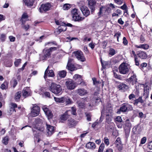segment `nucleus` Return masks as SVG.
Instances as JSON below:
<instances>
[{
    "mask_svg": "<svg viewBox=\"0 0 152 152\" xmlns=\"http://www.w3.org/2000/svg\"><path fill=\"white\" fill-rule=\"evenodd\" d=\"M56 49L57 48L55 47H52L48 49H44L42 51L43 55L40 57V59L41 60H46L50 57L52 51L56 50Z\"/></svg>",
    "mask_w": 152,
    "mask_h": 152,
    "instance_id": "obj_1",
    "label": "nucleus"
},
{
    "mask_svg": "<svg viewBox=\"0 0 152 152\" xmlns=\"http://www.w3.org/2000/svg\"><path fill=\"white\" fill-rule=\"evenodd\" d=\"M49 90L55 94L60 95L61 94L62 88L60 85L52 83L50 87Z\"/></svg>",
    "mask_w": 152,
    "mask_h": 152,
    "instance_id": "obj_2",
    "label": "nucleus"
},
{
    "mask_svg": "<svg viewBox=\"0 0 152 152\" xmlns=\"http://www.w3.org/2000/svg\"><path fill=\"white\" fill-rule=\"evenodd\" d=\"M73 20L75 21H79L83 20L84 18L80 16L79 12L77 9H74L71 12Z\"/></svg>",
    "mask_w": 152,
    "mask_h": 152,
    "instance_id": "obj_3",
    "label": "nucleus"
},
{
    "mask_svg": "<svg viewBox=\"0 0 152 152\" xmlns=\"http://www.w3.org/2000/svg\"><path fill=\"white\" fill-rule=\"evenodd\" d=\"M118 69L119 73L123 75H126L129 71L127 64L124 62L120 64L119 67Z\"/></svg>",
    "mask_w": 152,
    "mask_h": 152,
    "instance_id": "obj_4",
    "label": "nucleus"
},
{
    "mask_svg": "<svg viewBox=\"0 0 152 152\" xmlns=\"http://www.w3.org/2000/svg\"><path fill=\"white\" fill-rule=\"evenodd\" d=\"M83 2H80L79 3V7L83 15L86 17H87L90 14V11L88 8L85 5H81Z\"/></svg>",
    "mask_w": 152,
    "mask_h": 152,
    "instance_id": "obj_5",
    "label": "nucleus"
},
{
    "mask_svg": "<svg viewBox=\"0 0 152 152\" xmlns=\"http://www.w3.org/2000/svg\"><path fill=\"white\" fill-rule=\"evenodd\" d=\"M75 57L79 61L81 62L85 61L86 60L83 53L80 50H78L73 52Z\"/></svg>",
    "mask_w": 152,
    "mask_h": 152,
    "instance_id": "obj_6",
    "label": "nucleus"
},
{
    "mask_svg": "<svg viewBox=\"0 0 152 152\" xmlns=\"http://www.w3.org/2000/svg\"><path fill=\"white\" fill-rule=\"evenodd\" d=\"M133 109V107L131 105L127 103H124L122 104L121 107L120 108V111L121 112H125L132 110Z\"/></svg>",
    "mask_w": 152,
    "mask_h": 152,
    "instance_id": "obj_7",
    "label": "nucleus"
},
{
    "mask_svg": "<svg viewBox=\"0 0 152 152\" xmlns=\"http://www.w3.org/2000/svg\"><path fill=\"white\" fill-rule=\"evenodd\" d=\"M65 85L67 89L70 90L74 89L77 86V83H75L71 79H69L66 81Z\"/></svg>",
    "mask_w": 152,
    "mask_h": 152,
    "instance_id": "obj_8",
    "label": "nucleus"
},
{
    "mask_svg": "<svg viewBox=\"0 0 152 152\" xmlns=\"http://www.w3.org/2000/svg\"><path fill=\"white\" fill-rule=\"evenodd\" d=\"M51 7V4L49 3L42 4L39 8V12H43L49 10Z\"/></svg>",
    "mask_w": 152,
    "mask_h": 152,
    "instance_id": "obj_9",
    "label": "nucleus"
},
{
    "mask_svg": "<svg viewBox=\"0 0 152 152\" xmlns=\"http://www.w3.org/2000/svg\"><path fill=\"white\" fill-rule=\"evenodd\" d=\"M40 111V108L38 106H34L32 109L31 115L32 117H36L39 114Z\"/></svg>",
    "mask_w": 152,
    "mask_h": 152,
    "instance_id": "obj_10",
    "label": "nucleus"
},
{
    "mask_svg": "<svg viewBox=\"0 0 152 152\" xmlns=\"http://www.w3.org/2000/svg\"><path fill=\"white\" fill-rule=\"evenodd\" d=\"M87 1L88 7L91 9V13H92L95 10L96 2L94 0H88Z\"/></svg>",
    "mask_w": 152,
    "mask_h": 152,
    "instance_id": "obj_11",
    "label": "nucleus"
},
{
    "mask_svg": "<svg viewBox=\"0 0 152 152\" xmlns=\"http://www.w3.org/2000/svg\"><path fill=\"white\" fill-rule=\"evenodd\" d=\"M42 109L44 111L46 115H47L48 119H51L53 117V115L51 111L45 106L42 107Z\"/></svg>",
    "mask_w": 152,
    "mask_h": 152,
    "instance_id": "obj_12",
    "label": "nucleus"
},
{
    "mask_svg": "<svg viewBox=\"0 0 152 152\" xmlns=\"http://www.w3.org/2000/svg\"><path fill=\"white\" fill-rule=\"evenodd\" d=\"M87 98H82L77 101V103L78 107L80 108H84L86 105V102L87 101Z\"/></svg>",
    "mask_w": 152,
    "mask_h": 152,
    "instance_id": "obj_13",
    "label": "nucleus"
},
{
    "mask_svg": "<svg viewBox=\"0 0 152 152\" xmlns=\"http://www.w3.org/2000/svg\"><path fill=\"white\" fill-rule=\"evenodd\" d=\"M132 73L133 74V75L129 78L127 79V80L129 82L132 83V85H134L136 83L137 81V79L136 78V76L135 74H134V72H132Z\"/></svg>",
    "mask_w": 152,
    "mask_h": 152,
    "instance_id": "obj_14",
    "label": "nucleus"
},
{
    "mask_svg": "<svg viewBox=\"0 0 152 152\" xmlns=\"http://www.w3.org/2000/svg\"><path fill=\"white\" fill-rule=\"evenodd\" d=\"M76 91L77 94L81 96H85L88 93L87 90L84 88H79Z\"/></svg>",
    "mask_w": 152,
    "mask_h": 152,
    "instance_id": "obj_15",
    "label": "nucleus"
},
{
    "mask_svg": "<svg viewBox=\"0 0 152 152\" xmlns=\"http://www.w3.org/2000/svg\"><path fill=\"white\" fill-rule=\"evenodd\" d=\"M49 66H48L45 72V74L44 76V78L45 80L47 77V76L49 77H53L54 76V74L53 71L52 70H50L49 71V72H48V69L49 68Z\"/></svg>",
    "mask_w": 152,
    "mask_h": 152,
    "instance_id": "obj_16",
    "label": "nucleus"
},
{
    "mask_svg": "<svg viewBox=\"0 0 152 152\" xmlns=\"http://www.w3.org/2000/svg\"><path fill=\"white\" fill-rule=\"evenodd\" d=\"M23 96L25 98L30 95V89L29 87H26L23 89L22 91Z\"/></svg>",
    "mask_w": 152,
    "mask_h": 152,
    "instance_id": "obj_17",
    "label": "nucleus"
},
{
    "mask_svg": "<svg viewBox=\"0 0 152 152\" xmlns=\"http://www.w3.org/2000/svg\"><path fill=\"white\" fill-rule=\"evenodd\" d=\"M112 110H110L109 113L106 112V121L109 124L111 123L112 121L111 116Z\"/></svg>",
    "mask_w": 152,
    "mask_h": 152,
    "instance_id": "obj_18",
    "label": "nucleus"
},
{
    "mask_svg": "<svg viewBox=\"0 0 152 152\" xmlns=\"http://www.w3.org/2000/svg\"><path fill=\"white\" fill-rule=\"evenodd\" d=\"M47 133L48 136H51L54 132L53 127L47 124Z\"/></svg>",
    "mask_w": 152,
    "mask_h": 152,
    "instance_id": "obj_19",
    "label": "nucleus"
},
{
    "mask_svg": "<svg viewBox=\"0 0 152 152\" xmlns=\"http://www.w3.org/2000/svg\"><path fill=\"white\" fill-rule=\"evenodd\" d=\"M69 112H71L70 111L68 110L66 111L60 117V118L61 120L66 121L69 118Z\"/></svg>",
    "mask_w": 152,
    "mask_h": 152,
    "instance_id": "obj_20",
    "label": "nucleus"
},
{
    "mask_svg": "<svg viewBox=\"0 0 152 152\" xmlns=\"http://www.w3.org/2000/svg\"><path fill=\"white\" fill-rule=\"evenodd\" d=\"M67 124L69 127H72L75 126L77 124V122L71 119L68 121Z\"/></svg>",
    "mask_w": 152,
    "mask_h": 152,
    "instance_id": "obj_21",
    "label": "nucleus"
},
{
    "mask_svg": "<svg viewBox=\"0 0 152 152\" xmlns=\"http://www.w3.org/2000/svg\"><path fill=\"white\" fill-rule=\"evenodd\" d=\"M86 147L88 148L93 149L95 148L96 145L94 142H90L86 144Z\"/></svg>",
    "mask_w": 152,
    "mask_h": 152,
    "instance_id": "obj_22",
    "label": "nucleus"
},
{
    "mask_svg": "<svg viewBox=\"0 0 152 152\" xmlns=\"http://www.w3.org/2000/svg\"><path fill=\"white\" fill-rule=\"evenodd\" d=\"M134 46L137 48L142 49L145 50L148 49L149 48V45L147 44H140L139 45H135Z\"/></svg>",
    "mask_w": 152,
    "mask_h": 152,
    "instance_id": "obj_23",
    "label": "nucleus"
},
{
    "mask_svg": "<svg viewBox=\"0 0 152 152\" xmlns=\"http://www.w3.org/2000/svg\"><path fill=\"white\" fill-rule=\"evenodd\" d=\"M138 57L142 59L146 58L147 57L146 54L144 52L141 51L139 52L137 54Z\"/></svg>",
    "mask_w": 152,
    "mask_h": 152,
    "instance_id": "obj_24",
    "label": "nucleus"
},
{
    "mask_svg": "<svg viewBox=\"0 0 152 152\" xmlns=\"http://www.w3.org/2000/svg\"><path fill=\"white\" fill-rule=\"evenodd\" d=\"M66 68L71 71H73L77 69L74 65L72 64H67Z\"/></svg>",
    "mask_w": 152,
    "mask_h": 152,
    "instance_id": "obj_25",
    "label": "nucleus"
},
{
    "mask_svg": "<svg viewBox=\"0 0 152 152\" xmlns=\"http://www.w3.org/2000/svg\"><path fill=\"white\" fill-rule=\"evenodd\" d=\"M21 96V93L20 91L16 92L14 96V99L16 102H18L20 100V99Z\"/></svg>",
    "mask_w": 152,
    "mask_h": 152,
    "instance_id": "obj_26",
    "label": "nucleus"
},
{
    "mask_svg": "<svg viewBox=\"0 0 152 152\" xmlns=\"http://www.w3.org/2000/svg\"><path fill=\"white\" fill-rule=\"evenodd\" d=\"M149 94V89L147 87H145L144 89L143 96L145 99L147 98Z\"/></svg>",
    "mask_w": 152,
    "mask_h": 152,
    "instance_id": "obj_27",
    "label": "nucleus"
},
{
    "mask_svg": "<svg viewBox=\"0 0 152 152\" xmlns=\"http://www.w3.org/2000/svg\"><path fill=\"white\" fill-rule=\"evenodd\" d=\"M35 122L36 123V125L35 126L36 128L38 130V131L40 132H43L44 130V128L43 127H37V123L40 122V120L39 119H37L35 120Z\"/></svg>",
    "mask_w": 152,
    "mask_h": 152,
    "instance_id": "obj_28",
    "label": "nucleus"
},
{
    "mask_svg": "<svg viewBox=\"0 0 152 152\" xmlns=\"http://www.w3.org/2000/svg\"><path fill=\"white\" fill-rule=\"evenodd\" d=\"M28 17V16L26 13H24L23 14L20 19V21L22 22L23 24L25 23Z\"/></svg>",
    "mask_w": 152,
    "mask_h": 152,
    "instance_id": "obj_29",
    "label": "nucleus"
},
{
    "mask_svg": "<svg viewBox=\"0 0 152 152\" xmlns=\"http://www.w3.org/2000/svg\"><path fill=\"white\" fill-rule=\"evenodd\" d=\"M66 29L67 28L66 26L65 23L64 24H62L59 26L58 27V30L60 32H61L62 31H65L66 30Z\"/></svg>",
    "mask_w": 152,
    "mask_h": 152,
    "instance_id": "obj_30",
    "label": "nucleus"
},
{
    "mask_svg": "<svg viewBox=\"0 0 152 152\" xmlns=\"http://www.w3.org/2000/svg\"><path fill=\"white\" fill-rule=\"evenodd\" d=\"M25 4L28 6L31 7L33 5L35 0H23Z\"/></svg>",
    "mask_w": 152,
    "mask_h": 152,
    "instance_id": "obj_31",
    "label": "nucleus"
},
{
    "mask_svg": "<svg viewBox=\"0 0 152 152\" xmlns=\"http://www.w3.org/2000/svg\"><path fill=\"white\" fill-rule=\"evenodd\" d=\"M118 88L120 90H127L128 88V86L126 84L121 83L118 86Z\"/></svg>",
    "mask_w": 152,
    "mask_h": 152,
    "instance_id": "obj_32",
    "label": "nucleus"
},
{
    "mask_svg": "<svg viewBox=\"0 0 152 152\" xmlns=\"http://www.w3.org/2000/svg\"><path fill=\"white\" fill-rule=\"evenodd\" d=\"M66 72L65 70L59 71L58 73V76L62 78L64 77L66 75Z\"/></svg>",
    "mask_w": 152,
    "mask_h": 152,
    "instance_id": "obj_33",
    "label": "nucleus"
},
{
    "mask_svg": "<svg viewBox=\"0 0 152 152\" xmlns=\"http://www.w3.org/2000/svg\"><path fill=\"white\" fill-rule=\"evenodd\" d=\"M65 97H62L61 98H58L56 97H54V99L55 101L57 102H58L60 103H64V101Z\"/></svg>",
    "mask_w": 152,
    "mask_h": 152,
    "instance_id": "obj_34",
    "label": "nucleus"
},
{
    "mask_svg": "<svg viewBox=\"0 0 152 152\" xmlns=\"http://www.w3.org/2000/svg\"><path fill=\"white\" fill-rule=\"evenodd\" d=\"M101 61L102 67L104 68H106L107 67L110 65L109 62L105 61L102 62V60H101Z\"/></svg>",
    "mask_w": 152,
    "mask_h": 152,
    "instance_id": "obj_35",
    "label": "nucleus"
},
{
    "mask_svg": "<svg viewBox=\"0 0 152 152\" xmlns=\"http://www.w3.org/2000/svg\"><path fill=\"white\" fill-rule=\"evenodd\" d=\"M73 78L75 80H77L78 82L82 81V76L80 75L76 74L73 77Z\"/></svg>",
    "mask_w": 152,
    "mask_h": 152,
    "instance_id": "obj_36",
    "label": "nucleus"
},
{
    "mask_svg": "<svg viewBox=\"0 0 152 152\" xmlns=\"http://www.w3.org/2000/svg\"><path fill=\"white\" fill-rule=\"evenodd\" d=\"M113 74L115 78L120 80H123V78L121 75L117 74L115 72H114Z\"/></svg>",
    "mask_w": 152,
    "mask_h": 152,
    "instance_id": "obj_37",
    "label": "nucleus"
},
{
    "mask_svg": "<svg viewBox=\"0 0 152 152\" xmlns=\"http://www.w3.org/2000/svg\"><path fill=\"white\" fill-rule=\"evenodd\" d=\"M139 102L141 103H142L144 102V101L142 99V97H140L138 99L135 100L134 104H137Z\"/></svg>",
    "mask_w": 152,
    "mask_h": 152,
    "instance_id": "obj_38",
    "label": "nucleus"
},
{
    "mask_svg": "<svg viewBox=\"0 0 152 152\" xmlns=\"http://www.w3.org/2000/svg\"><path fill=\"white\" fill-rule=\"evenodd\" d=\"M116 53V52L115 50L112 48H110L109 50V54L111 56L114 55Z\"/></svg>",
    "mask_w": 152,
    "mask_h": 152,
    "instance_id": "obj_39",
    "label": "nucleus"
},
{
    "mask_svg": "<svg viewBox=\"0 0 152 152\" xmlns=\"http://www.w3.org/2000/svg\"><path fill=\"white\" fill-rule=\"evenodd\" d=\"M125 125L126 126L129 128H131L132 125L129 119H127L126 120Z\"/></svg>",
    "mask_w": 152,
    "mask_h": 152,
    "instance_id": "obj_40",
    "label": "nucleus"
},
{
    "mask_svg": "<svg viewBox=\"0 0 152 152\" xmlns=\"http://www.w3.org/2000/svg\"><path fill=\"white\" fill-rule=\"evenodd\" d=\"M21 59H15L14 62L15 65L16 67H18L21 63Z\"/></svg>",
    "mask_w": 152,
    "mask_h": 152,
    "instance_id": "obj_41",
    "label": "nucleus"
},
{
    "mask_svg": "<svg viewBox=\"0 0 152 152\" xmlns=\"http://www.w3.org/2000/svg\"><path fill=\"white\" fill-rule=\"evenodd\" d=\"M64 99V102H66V104H71V101L69 98L67 97H65Z\"/></svg>",
    "mask_w": 152,
    "mask_h": 152,
    "instance_id": "obj_42",
    "label": "nucleus"
},
{
    "mask_svg": "<svg viewBox=\"0 0 152 152\" xmlns=\"http://www.w3.org/2000/svg\"><path fill=\"white\" fill-rule=\"evenodd\" d=\"M11 83L13 85V88H14L18 84V82L15 79H12L11 81Z\"/></svg>",
    "mask_w": 152,
    "mask_h": 152,
    "instance_id": "obj_43",
    "label": "nucleus"
},
{
    "mask_svg": "<svg viewBox=\"0 0 152 152\" xmlns=\"http://www.w3.org/2000/svg\"><path fill=\"white\" fill-rule=\"evenodd\" d=\"M70 7V5L69 4H65L64 5L63 9L64 10H68Z\"/></svg>",
    "mask_w": 152,
    "mask_h": 152,
    "instance_id": "obj_44",
    "label": "nucleus"
},
{
    "mask_svg": "<svg viewBox=\"0 0 152 152\" xmlns=\"http://www.w3.org/2000/svg\"><path fill=\"white\" fill-rule=\"evenodd\" d=\"M104 143H102L101 145H100L99 150H98V152H102L103 151L104 148Z\"/></svg>",
    "mask_w": 152,
    "mask_h": 152,
    "instance_id": "obj_45",
    "label": "nucleus"
},
{
    "mask_svg": "<svg viewBox=\"0 0 152 152\" xmlns=\"http://www.w3.org/2000/svg\"><path fill=\"white\" fill-rule=\"evenodd\" d=\"M122 121V120L121 116H117L115 119V121H117L118 122L121 123Z\"/></svg>",
    "mask_w": 152,
    "mask_h": 152,
    "instance_id": "obj_46",
    "label": "nucleus"
},
{
    "mask_svg": "<svg viewBox=\"0 0 152 152\" xmlns=\"http://www.w3.org/2000/svg\"><path fill=\"white\" fill-rule=\"evenodd\" d=\"M77 86L78 85H80L81 86H83L86 85L85 82L83 81L82 79V81H79V82H77Z\"/></svg>",
    "mask_w": 152,
    "mask_h": 152,
    "instance_id": "obj_47",
    "label": "nucleus"
},
{
    "mask_svg": "<svg viewBox=\"0 0 152 152\" xmlns=\"http://www.w3.org/2000/svg\"><path fill=\"white\" fill-rule=\"evenodd\" d=\"M8 137L7 136L5 137L3 139V143L5 145L7 144L8 143Z\"/></svg>",
    "mask_w": 152,
    "mask_h": 152,
    "instance_id": "obj_48",
    "label": "nucleus"
},
{
    "mask_svg": "<svg viewBox=\"0 0 152 152\" xmlns=\"http://www.w3.org/2000/svg\"><path fill=\"white\" fill-rule=\"evenodd\" d=\"M115 144H121V139L120 137H118L115 142Z\"/></svg>",
    "mask_w": 152,
    "mask_h": 152,
    "instance_id": "obj_49",
    "label": "nucleus"
},
{
    "mask_svg": "<svg viewBox=\"0 0 152 152\" xmlns=\"http://www.w3.org/2000/svg\"><path fill=\"white\" fill-rule=\"evenodd\" d=\"M55 22L56 24H57V25H60V26L62 24H65L64 23L62 22L60 20H57L56 19L55 20Z\"/></svg>",
    "mask_w": 152,
    "mask_h": 152,
    "instance_id": "obj_50",
    "label": "nucleus"
},
{
    "mask_svg": "<svg viewBox=\"0 0 152 152\" xmlns=\"http://www.w3.org/2000/svg\"><path fill=\"white\" fill-rule=\"evenodd\" d=\"M10 105L11 109L15 108L17 107V104L15 103L12 102L10 103Z\"/></svg>",
    "mask_w": 152,
    "mask_h": 152,
    "instance_id": "obj_51",
    "label": "nucleus"
},
{
    "mask_svg": "<svg viewBox=\"0 0 152 152\" xmlns=\"http://www.w3.org/2000/svg\"><path fill=\"white\" fill-rule=\"evenodd\" d=\"M116 147L119 151H121L122 149V145L121 144L116 145Z\"/></svg>",
    "mask_w": 152,
    "mask_h": 152,
    "instance_id": "obj_52",
    "label": "nucleus"
},
{
    "mask_svg": "<svg viewBox=\"0 0 152 152\" xmlns=\"http://www.w3.org/2000/svg\"><path fill=\"white\" fill-rule=\"evenodd\" d=\"M95 43H93L92 42L88 44V46L90 47L92 49H93L95 46Z\"/></svg>",
    "mask_w": 152,
    "mask_h": 152,
    "instance_id": "obj_53",
    "label": "nucleus"
},
{
    "mask_svg": "<svg viewBox=\"0 0 152 152\" xmlns=\"http://www.w3.org/2000/svg\"><path fill=\"white\" fill-rule=\"evenodd\" d=\"M0 39L2 42L4 41L6 39V35L5 34H2L1 35Z\"/></svg>",
    "mask_w": 152,
    "mask_h": 152,
    "instance_id": "obj_54",
    "label": "nucleus"
},
{
    "mask_svg": "<svg viewBox=\"0 0 152 152\" xmlns=\"http://www.w3.org/2000/svg\"><path fill=\"white\" fill-rule=\"evenodd\" d=\"M130 53L131 54V57H133L134 56V58L137 57L135 52L134 50H130Z\"/></svg>",
    "mask_w": 152,
    "mask_h": 152,
    "instance_id": "obj_55",
    "label": "nucleus"
},
{
    "mask_svg": "<svg viewBox=\"0 0 152 152\" xmlns=\"http://www.w3.org/2000/svg\"><path fill=\"white\" fill-rule=\"evenodd\" d=\"M105 9L104 7H100L99 9V11L98 12L99 15H101L103 12L105 10Z\"/></svg>",
    "mask_w": 152,
    "mask_h": 152,
    "instance_id": "obj_56",
    "label": "nucleus"
},
{
    "mask_svg": "<svg viewBox=\"0 0 152 152\" xmlns=\"http://www.w3.org/2000/svg\"><path fill=\"white\" fill-rule=\"evenodd\" d=\"M76 109L74 107H72V114L74 115H76Z\"/></svg>",
    "mask_w": 152,
    "mask_h": 152,
    "instance_id": "obj_57",
    "label": "nucleus"
},
{
    "mask_svg": "<svg viewBox=\"0 0 152 152\" xmlns=\"http://www.w3.org/2000/svg\"><path fill=\"white\" fill-rule=\"evenodd\" d=\"M7 85V82L4 83L1 86V88L2 89H5L6 85Z\"/></svg>",
    "mask_w": 152,
    "mask_h": 152,
    "instance_id": "obj_58",
    "label": "nucleus"
},
{
    "mask_svg": "<svg viewBox=\"0 0 152 152\" xmlns=\"http://www.w3.org/2000/svg\"><path fill=\"white\" fill-rule=\"evenodd\" d=\"M123 44L125 45H127L128 44V41L125 37H124L123 38Z\"/></svg>",
    "mask_w": 152,
    "mask_h": 152,
    "instance_id": "obj_59",
    "label": "nucleus"
},
{
    "mask_svg": "<svg viewBox=\"0 0 152 152\" xmlns=\"http://www.w3.org/2000/svg\"><path fill=\"white\" fill-rule=\"evenodd\" d=\"M121 35V34L120 33H118L115 34L114 35L115 37H116L117 41L118 42H119V37H120Z\"/></svg>",
    "mask_w": 152,
    "mask_h": 152,
    "instance_id": "obj_60",
    "label": "nucleus"
},
{
    "mask_svg": "<svg viewBox=\"0 0 152 152\" xmlns=\"http://www.w3.org/2000/svg\"><path fill=\"white\" fill-rule=\"evenodd\" d=\"M135 95L133 94H130L129 96V98L130 100L132 99L135 98Z\"/></svg>",
    "mask_w": 152,
    "mask_h": 152,
    "instance_id": "obj_61",
    "label": "nucleus"
},
{
    "mask_svg": "<svg viewBox=\"0 0 152 152\" xmlns=\"http://www.w3.org/2000/svg\"><path fill=\"white\" fill-rule=\"evenodd\" d=\"M44 95L47 97L50 98L51 97L50 93L48 92H45L44 93Z\"/></svg>",
    "mask_w": 152,
    "mask_h": 152,
    "instance_id": "obj_62",
    "label": "nucleus"
},
{
    "mask_svg": "<svg viewBox=\"0 0 152 152\" xmlns=\"http://www.w3.org/2000/svg\"><path fill=\"white\" fill-rule=\"evenodd\" d=\"M146 141V138L145 137H143L141 141V144H144L145 143Z\"/></svg>",
    "mask_w": 152,
    "mask_h": 152,
    "instance_id": "obj_63",
    "label": "nucleus"
},
{
    "mask_svg": "<svg viewBox=\"0 0 152 152\" xmlns=\"http://www.w3.org/2000/svg\"><path fill=\"white\" fill-rule=\"evenodd\" d=\"M148 148L150 149H152V141L150 142L148 145Z\"/></svg>",
    "mask_w": 152,
    "mask_h": 152,
    "instance_id": "obj_64",
    "label": "nucleus"
}]
</instances>
